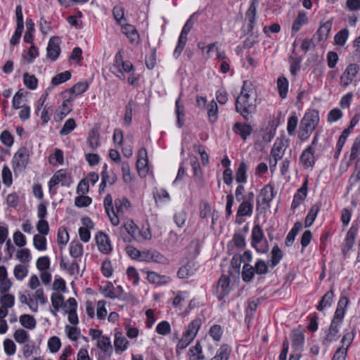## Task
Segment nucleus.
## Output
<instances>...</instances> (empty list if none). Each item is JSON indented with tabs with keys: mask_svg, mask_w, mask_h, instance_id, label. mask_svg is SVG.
I'll list each match as a JSON object with an SVG mask.
<instances>
[{
	"mask_svg": "<svg viewBox=\"0 0 360 360\" xmlns=\"http://www.w3.org/2000/svg\"><path fill=\"white\" fill-rule=\"evenodd\" d=\"M257 95L254 85L250 80L243 82L240 93L236 99V110L245 120L256 110Z\"/></svg>",
	"mask_w": 360,
	"mask_h": 360,
	"instance_id": "f257e3e1",
	"label": "nucleus"
},
{
	"mask_svg": "<svg viewBox=\"0 0 360 360\" xmlns=\"http://www.w3.org/2000/svg\"><path fill=\"white\" fill-rule=\"evenodd\" d=\"M347 303V300L346 298H341L339 300L330 326L323 330V335L321 338V342L323 346L328 347L339 338V331L345 315V307Z\"/></svg>",
	"mask_w": 360,
	"mask_h": 360,
	"instance_id": "f03ea898",
	"label": "nucleus"
},
{
	"mask_svg": "<svg viewBox=\"0 0 360 360\" xmlns=\"http://www.w3.org/2000/svg\"><path fill=\"white\" fill-rule=\"evenodd\" d=\"M251 245L255 250L262 254L268 252L269 247L268 241L264 238V232L259 224H255L251 233Z\"/></svg>",
	"mask_w": 360,
	"mask_h": 360,
	"instance_id": "7ed1b4c3",
	"label": "nucleus"
},
{
	"mask_svg": "<svg viewBox=\"0 0 360 360\" xmlns=\"http://www.w3.org/2000/svg\"><path fill=\"white\" fill-rule=\"evenodd\" d=\"M130 207L131 203L127 198L122 197V198L115 199L113 212H111L108 216L111 224L115 226H118L120 219L124 217L126 212L129 210Z\"/></svg>",
	"mask_w": 360,
	"mask_h": 360,
	"instance_id": "20e7f679",
	"label": "nucleus"
},
{
	"mask_svg": "<svg viewBox=\"0 0 360 360\" xmlns=\"http://www.w3.org/2000/svg\"><path fill=\"white\" fill-rule=\"evenodd\" d=\"M134 69L132 63L129 61L123 60L122 51H119L115 56L113 65L111 68V72L116 77L121 79H125L124 72L129 73Z\"/></svg>",
	"mask_w": 360,
	"mask_h": 360,
	"instance_id": "39448f33",
	"label": "nucleus"
},
{
	"mask_svg": "<svg viewBox=\"0 0 360 360\" xmlns=\"http://www.w3.org/2000/svg\"><path fill=\"white\" fill-rule=\"evenodd\" d=\"M195 14V13H193L190 16V18L186 20V23L182 27V30L178 39L176 46L173 53V55L176 58H177L181 55L185 47V45L187 41L188 34L192 29L195 22L194 17Z\"/></svg>",
	"mask_w": 360,
	"mask_h": 360,
	"instance_id": "423d86ee",
	"label": "nucleus"
},
{
	"mask_svg": "<svg viewBox=\"0 0 360 360\" xmlns=\"http://www.w3.org/2000/svg\"><path fill=\"white\" fill-rule=\"evenodd\" d=\"M123 226L128 234L135 240H148L151 238V233L148 229L140 230L134 221L131 219H127Z\"/></svg>",
	"mask_w": 360,
	"mask_h": 360,
	"instance_id": "0eeeda50",
	"label": "nucleus"
},
{
	"mask_svg": "<svg viewBox=\"0 0 360 360\" xmlns=\"http://www.w3.org/2000/svg\"><path fill=\"white\" fill-rule=\"evenodd\" d=\"M70 177L65 169L58 170L49 181V189L51 194H56L57 188L56 186L60 184L62 186H69L70 184Z\"/></svg>",
	"mask_w": 360,
	"mask_h": 360,
	"instance_id": "6e6552de",
	"label": "nucleus"
},
{
	"mask_svg": "<svg viewBox=\"0 0 360 360\" xmlns=\"http://www.w3.org/2000/svg\"><path fill=\"white\" fill-rule=\"evenodd\" d=\"M255 202V194L253 192H249L243 197L241 203L240 204L237 216L239 217H251L253 213Z\"/></svg>",
	"mask_w": 360,
	"mask_h": 360,
	"instance_id": "1a4fd4ad",
	"label": "nucleus"
},
{
	"mask_svg": "<svg viewBox=\"0 0 360 360\" xmlns=\"http://www.w3.org/2000/svg\"><path fill=\"white\" fill-rule=\"evenodd\" d=\"M29 151L26 148H20L13 155L12 163L15 172H22L29 162Z\"/></svg>",
	"mask_w": 360,
	"mask_h": 360,
	"instance_id": "9d476101",
	"label": "nucleus"
},
{
	"mask_svg": "<svg viewBox=\"0 0 360 360\" xmlns=\"http://www.w3.org/2000/svg\"><path fill=\"white\" fill-rule=\"evenodd\" d=\"M359 65L354 63L349 65L340 77V83L344 86L356 82Z\"/></svg>",
	"mask_w": 360,
	"mask_h": 360,
	"instance_id": "9b49d317",
	"label": "nucleus"
},
{
	"mask_svg": "<svg viewBox=\"0 0 360 360\" xmlns=\"http://www.w3.org/2000/svg\"><path fill=\"white\" fill-rule=\"evenodd\" d=\"M319 122V112L315 110H309L305 112L302 117L300 126L314 131Z\"/></svg>",
	"mask_w": 360,
	"mask_h": 360,
	"instance_id": "f8f14e48",
	"label": "nucleus"
},
{
	"mask_svg": "<svg viewBox=\"0 0 360 360\" xmlns=\"http://www.w3.org/2000/svg\"><path fill=\"white\" fill-rule=\"evenodd\" d=\"M79 262L80 261L75 259L70 261L68 258L61 257L60 260V267L69 275L77 278L79 274Z\"/></svg>",
	"mask_w": 360,
	"mask_h": 360,
	"instance_id": "ddd939ff",
	"label": "nucleus"
},
{
	"mask_svg": "<svg viewBox=\"0 0 360 360\" xmlns=\"http://www.w3.org/2000/svg\"><path fill=\"white\" fill-rule=\"evenodd\" d=\"M95 240L98 250L100 252L104 255H108L112 252V245L111 244L110 239L107 234L103 232H99L96 235Z\"/></svg>",
	"mask_w": 360,
	"mask_h": 360,
	"instance_id": "4468645a",
	"label": "nucleus"
},
{
	"mask_svg": "<svg viewBox=\"0 0 360 360\" xmlns=\"http://www.w3.org/2000/svg\"><path fill=\"white\" fill-rule=\"evenodd\" d=\"M230 291V278L225 275H222L219 278L215 295L218 300H223L229 294Z\"/></svg>",
	"mask_w": 360,
	"mask_h": 360,
	"instance_id": "2eb2a0df",
	"label": "nucleus"
},
{
	"mask_svg": "<svg viewBox=\"0 0 360 360\" xmlns=\"http://www.w3.org/2000/svg\"><path fill=\"white\" fill-rule=\"evenodd\" d=\"M60 53L59 46V39L58 37H51L48 43L46 48V56L51 61H55Z\"/></svg>",
	"mask_w": 360,
	"mask_h": 360,
	"instance_id": "dca6fc26",
	"label": "nucleus"
},
{
	"mask_svg": "<svg viewBox=\"0 0 360 360\" xmlns=\"http://www.w3.org/2000/svg\"><path fill=\"white\" fill-rule=\"evenodd\" d=\"M300 160L304 168L312 167L316 162L314 148L312 146L305 148L300 155Z\"/></svg>",
	"mask_w": 360,
	"mask_h": 360,
	"instance_id": "f3484780",
	"label": "nucleus"
},
{
	"mask_svg": "<svg viewBox=\"0 0 360 360\" xmlns=\"http://www.w3.org/2000/svg\"><path fill=\"white\" fill-rule=\"evenodd\" d=\"M74 97L70 96L69 98L63 101L61 105L58 107L54 114V120L56 122L61 121L65 116H67L72 110L71 102L73 101Z\"/></svg>",
	"mask_w": 360,
	"mask_h": 360,
	"instance_id": "a211bd4d",
	"label": "nucleus"
},
{
	"mask_svg": "<svg viewBox=\"0 0 360 360\" xmlns=\"http://www.w3.org/2000/svg\"><path fill=\"white\" fill-rule=\"evenodd\" d=\"M274 198V186L271 184H269L261 189L258 197L257 203L266 204L269 206V203L273 200Z\"/></svg>",
	"mask_w": 360,
	"mask_h": 360,
	"instance_id": "6ab92c4d",
	"label": "nucleus"
},
{
	"mask_svg": "<svg viewBox=\"0 0 360 360\" xmlns=\"http://www.w3.org/2000/svg\"><path fill=\"white\" fill-rule=\"evenodd\" d=\"M120 26L122 32L127 36L130 43L134 44H138L139 43V34L134 25L124 23Z\"/></svg>",
	"mask_w": 360,
	"mask_h": 360,
	"instance_id": "aec40b11",
	"label": "nucleus"
},
{
	"mask_svg": "<svg viewBox=\"0 0 360 360\" xmlns=\"http://www.w3.org/2000/svg\"><path fill=\"white\" fill-rule=\"evenodd\" d=\"M147 280L150 283L157 286H162L169 283L172 281L168 276L160 275L155 271L147 272Z\"/></svg>",
	"mask_w": 360,
	"mask_h": 360,
	"instance_id": "412c9836",
	"label": "nucleus"
},
{
	"mask_svg": "<svg viewBox=\"0 0 360 360\" xmlns=\"http://www.w3.org/2000/svg\"><path fill=\"white\" fill-rule=\"evenodd\" d=\"M191 164L193 169L194 181L199 187L204 186L203 174L201 170L200 163L195 157H193L191 159Z\"/></svg>",
	"mask_w": 360,
	"mask_h": 360,
	"instance_id": "4be33fe9",
	"label": "nucleus"
},
{
	"mask_svg": "<svg viewBox=\"0 0 360 360\" xmlns=\"http://www.w3.org/2000/svg\"><path fill=\"white\" fill-rule=\"evenodd\" d=\"M129 346L128 340L123 335L120 331L115 333L114 347L117 354H120L127 350Z\"/></svg>",
	"mask_w": 360,
	"mask_h": 360,
	"instance_id": "5701e85b",
	"label": "nucleus"
},
{
	"mask_svg": "<svg viewBox=\"0 0 360 360\" xmlns=\"http://www.w3.org/2000/svg\"><path fill=\"white\" fill-rule=\"evenodd\" d=\"M259 0H252L251 4L246 12V18L249 21V24L248 25V32H251L253 30L254 24L255 22L257 16V8Z\"/></svg>",
	"mask_w": 360,
	"mask_h": 360,
	"instance_id": "b1692460",
	"label": "nucleus"
},
{
	"mask_svg": "<svg viewBox=\"0 0 360 360\" xmlns=\"http://www.w3.org/2000/svg\"><path fill=\"white\" fill-rule=\"evenodd\" d=\"M307 195V181L297 191L294 195L293 200L291 203V208L295 210L297 208L301 203L303 202L304 198Z\"/></svg>",
	"mask_w": 360,
	"mask_h": 360,
	"instance_id": "393cba45",
	"label": "nucleus"
},
{
	"mask_svg": "<svg viewBox=\"0 0 360 360\" xmlns=\"http://www.w3.org/2000/svg\"><path fill=\"white\" fill-rule=\"evenodd\" d=\"M308 22L307 13L304 11H300L292 24V32L294 33L298 32Z\"/></svg>",
	"mask_w": 360,
	"mask_h": 360,
	"instance_id": "a878e982",
	"label": "nucleus"
},
{
	"mask_svg": "<svg viewBox=\"0 0 360 360\" xmlns=\"http://www.w3.org/2000/svg\"><path fill=\"white\" fill-rule=\"evenodd\" d=\"M233 131L243 140H245L252 134L253 129L250 124L236 122L233 127Z\"/></svg>",
	"mask_w": 360,
	"mask_h": 360,
	"instance_id": "bb28decb",
	"label": "nucleus"
},
{
	"mask_svg": "<svg viewBox=\"0 0 360 360\" xmlns=\"http://www.w3.org/2000/svg\"><path fill=\"white\" fill-rule=\"evenodd\" d=\"M201 324L202 321L200 319L196 318L193 319L188 323L186 331L183 334L188 337L190 340H194L201 327Z\"/></svg>",
	"mask_w": 360,
	"mask_h": 360,
	"instance_id": "cd10ccee",
	"label": "nucleus"
},
{
	"mask_svg": "<svg viewBox=\"0 0 360 360\" xmlns=\"http://www.w3.org/2000/svg\"><path fill=\"white\" fill-rule=\"evenodd\" d=\"M188 360H205L202 347L199 341L194 346L191 347L188 351Z\"/></svg>",
	"mask_w": 360,
	"mask_h": 360,
	"instance_id": "c85d7f7f",
	"label": "nucleus"
},
{
	"mask_svg": "<svg viewBox=\"0 0 360 360\" xmlns=\"http://www.w3.org/2000/svg\"><path fill=\"white\" fill-rule=\"evenodd\" d=\"M332 29V21L328 20L321 25L315 34L319 41H326L330 35Z\"/></svg>",
	"mask_w": 360,
	"mask_h": 360,
	"instance_id": "c756f323",
	"label": "nucleus"
},
{
	"mask_svg": "<svg viewBox=\"0 0 360 360\" xmlns=\"http://www.w3.org/2000/svg\"><path fill=\"white\" fill-rule=\"evenodd\" d=\"M148 159L147 150L145 148H142L138 151L136 167L139 171H148Z\"/></svg>",
	"mask_w": 360,
	"mask_h": 360,
	"instance_id": "7c9ffc66",
	"label": "nucleus"
},
{
	"mask_svg": "<svg viewBox=\"0 0 360 360\" xmlns=\"http://www.w3.org/2000/svg\"><path fill=\"white\" fill-rule=\"evenodd\" d=\"M286 147L281 140H276L271 150L270 156L274 159L281 160L285 154Z\"/></svg>",
	"mask_w": 360,
	"mask_h": 360,
	"instance_id": "2f4dec72",
	"label": "nucleus"
},
{
	"mask_svg": "<svg viewBox=\"0 0 360 360\" xmlns=\"http://www.w3.org/2000/svg\"><path fill=\"white\" fill-rule=\"evenodd\" d=\"M96 346L106 356H111L113 348L111 344L110 338L108 336H103L96 342Z\"/></svg>",
	"mask_w": 360,
	"mask_h": 360,
	"instance_id": "473e14b6",
	"label": "nucleus"
},
{
	"mask_svg": "<svg viewBox=\"0 0 360 360\" xmlns=\"http://www.w3.org/2000/svg\"><path fill=\"white\" fill-rule=\"evenodd\" d=\"M357 236V229L354 226H352L347 233L345 238V246L342 249L344 253L349 251L354 245L355 239Z\"/></svg>",
	"mask_w": 360,
	"mask_h": 360,
	"instance_id": "72a5a7b5",
	"label": "nucleus"
},
{
	"mask_svg": "<svg viewBox=\"0 0 360 360\" xmlns=\"http://www.w3.org/2000/svg\"><path fill=\"white\" fill-rule=\"evenodd\" d=\"M320 210L321 205L319 203H315L311 206L304 220V226L306 228L312 226Z\"/></svg>",
	"mask_w": 360,
	"mask_h": 360,
	"instance_id": "f704fd0d",
	"label": "nucleus"
},
{
	"mask_svg": "<svg viewBox=\"0 0 360 360\" xmlns=\"http://www.w3.org/2000/svg\"><path fill=\"white\" fill-rule=\"evenodd\" d=\"M292 346L295 349H300L304 343V333L300 330H293L290 334Z\"/></svg>",
	"mask_w": 360,
	"mask_h": 360,
	"instance_id": "c9c22d12",
	"label": "nucleus"
},
{
	"mask_svg": "<svg viewBox=\"0 0 360 360\" xmlns=\"http://www.w3.org/2000/svg\"><path fill=\"white\" fill-rule=\"evenodd\" d=\"M231 347L228 345H222L217 350L215 355L210 360H229Z\"/></svg>",
	"mask_w": 360,
	"mask_h": 360,
	"instance_id": "e433bc0d",
	"label": "nucleus"
},
{
	"mask_svg": "<svg viewBox=\"0 0 360 360\" xmlns=\"http://www.w3.org/2000/svg\"><path fill=\"white\" fill-rule=\"evenodd\" d=\"M46 236L35 234L33 237V246L39 252H45L47 250Z\"/></svg>",
	"mask_w": 360,
	"mask_h": 360,
	"instance_id": "4c0bfd02",
	"label": "nucleus"
},
{
	"mask_svg": "<svg viewBox=\"0 0 360 360\" xmlns=\"http://www.w3.org/2000/svg\"><path fill=\"white\" fill-rule=\"evenodd\" d=\"M69 250L70 254L73 259L81 261V257L83 255V245L79 242H71Z\"/></svg>",
	"mask_w": 360,
	"mask_h": 360,
	"instance_id": "58836bf2",
	"label": "nucleus"
},
{
	"mask_svg": "<svg viewBox=\"0 0 360 360\" xmlns=\"http://www.w3.org/2000/svg\"><path fill=\"white\" fill-rule=\"evenodd\" d=\"M248 167L245 162H240L236 172V181L238 184H245L248 181Z\"/></svg>",
	"mask_w": 360,
	"mask_h": 360,
	"instance_id": "ea45409f",
	"label": "nucleus"
},
{
	"mask_svg": "<svg viewBox=\"0 0 360 360\" xmlns=\"http://www.w3.org/2000/svg\"><path fill=\"white\" fill-rule=\"evenodd\" d=\"M89 83L86 81L79 82L75 84L72 88L69 89L67 91L72 94V97L80 95L89 89Z\"/></svg>",
	"mask_w": 360,
	"mask_h": 360,
	"instance_id": "a19ab883",
	"label": "nucleus"
},
{
	"mask_svg": "<svg viewBox=\"0 0 360 360\" xmlns=\"http://www.w3.org/2000/svg\"><path fill=\"white\" fill-rule=\"evenodd\" d=\"M333 300V292L332 290H329L321 298L319 305L317 306V309L320 311H323L326 309L329 308L332 304Z\"/></svg>",
	"mask_w": 360,
	"mask_h": 360,
	"instance_id": "79ce46f5",
	"label": "nucleus"
},
{
	"mask_svg": "<svg viewBox=\"0 0 360 360\" xmlns=\"http://www.w3.org/2000/svg\"><path fill=\"white\" fill-rule=\"evenodd\" d=\"M64 330L68 338L72 342L77 341L81 336V330L77 326L66 325Z\"/></svg>",
	"mask_w": 360,
	"mask_h": 360,
	"instance_id": "37998d69",
	"label": "nucleus"
},
{
	"mask_svg": "<svg viewBox=\"0 0 360 360\" xmlns=\"http://www.w3.org/2000/svg\"><path fill=\"white\" fill-rule=\"evenodd\" d=\"M136 106L135 103L133 100H130L125 107V112L123 118V124L126 127H129L132 121V112Z\"/></svg>",
	"mask_w": 360,
	"mask_h": 360,
	"instance_id": "c03bdc74",
	"label": "nucleus"
},
{
	"mask_svg": "<svg viewBox=\"0 0 360 360\" xmlns=\"http://www.w3.org/2000/svg\"><path fill=\"white\" fill-rule=\"evenodd\" d=\"M0 304L6 310L12 308L15 304L14 295L6 292L0 293Z\"/></svg>",
	"mask_w": 360,
	"mask_h": 360,
	"instance_id": "a18cd8bd",
	"label": "nucleus"
},
{
	"mask_svg": "<svg viewBox=\"0 0 360 360\" xmlns=\"http://www.w3.org/2000/svg\"><path fill=\"white\" fill-rule=\"evenodd\" d=\"M289 83L288 80L284 77H280L277 80V89L279 96L284 99L287 97L288 91Z\"/></svg>",
	"mask_w": 360,
	"mask_h": 360,
	"instance_id": "49530a36",
	"label": "nucleus"
},
{
	"mask_svg": "<svg viewBox=\"0 0 360 360\" xmlns=\"http://www.w3.org/2000/svg\"><path fill=\"white\" fill-rule=\"evenodd\" d=\"M357 160L359 163L360 161V135L357 136L351 147L349 160L353 161Z\"/></svg>",
	"mask_w": 360,
	"mask_h": 360,
	"instance_id": "de8ad7c7",
	"label": "nucleus"
},
{
	"mask_svg": "<svg viewBox=\"0 0 360 360\" xmlns=\"http://www.w3.org/2000/svg\"><path fill=\"white\" fill-rule=\"evenodd\" d=\"M349 31L347 28L340 30L334 37L335 44L338 46H343L346 44L349 38Z\"/></svg>",
	"mask_w": 360,
	"mask_h": 360,
	"instance_id": "09e8293b",
	"label": "nucleus"
},
{
	"mask_svg": "<svg viewBox=\"0 0 360 360\" xmlns=\"http://www.w3.org/2000/svg\"><path fill=\"white\" fill-rule=\"evenodd\" d=\"M283 252L278 245H275L271 252V266H277L283 258Z\"/></svg>",
	"mask_w": 360,
	"mask_h": 360,
	"instance_id": "8fccbe9b",
	"label": "nucleus"
},
{
	"mask_svg": "<svg viewBox=\"0 0 360 360\" xmlns=\"http://www.w3.org/2000/svg\"><path fill=\"white\" fill-rule=\"evenodd\" d=\"M255 268L250 264H245L243 266L241 276L245 282H250L255 274Z\"/></svg>",
	"mask_w": 360,
	"mask_h": 360,
	"instance_id": "3c124183",
	"label": "nucleus"
},
{
	"mask_svg": "<svg viewBox=\"0 0 360 360\" xmlns=\"http://www.w3.org/2000/svg\"><path fill=\"white\" fill-rule=\"evenodd\" d=\"M19 321L20 324L30 330H32L36 327V320L34 318L29 314H23L20 316Z\"/></svg>",
	"mask_w": 360,
	"mask_h": 360,
	"instance_id": "603ef678",
	"label": "nucleus"
},
{
	"mask_svg": "<svg viewBox=\"0 0 360 360\" xmlns=\"http://www.w3.org/2000/svg\"><path fill=\"white\" fill-rule=\"evenodd\" d=\"M51 300L52 306L55 310V311H52V313L54 315H56V311H58L59 309L63 305L64 297L61 294L58 292H53L51 295Z\"/></svg>",
	"mask_w": 360,
	"mask_h": 360,
	"instance_id": "864d4df0",
	"label": "nucleus"
},
{
	"mask_svg": "<svg viewBox=\"0 0 360 360\" xmlns=\"http://www.w3.org/2000/svg\"><path fill=\"white\" fill-rule=\"evenodd\" d=\"M112 15L117 23L120 25H122L124 24V22L126 21L124 8L120 5H116L114 6L112 9Z\"/></svg>",
	"mask_w": 360,
	"mask_h": 360,
	"instance_id": "5fc2aeb1",
	"label": "nucleus"
},
{
	"mask_svg": "<svg viewBox=\"0 0 360 360\" xmlns=\"http://www.w3.org/2000/svg\"><path fill=\"white\" fill-rule=\"evenodd\" d=\"M15 340L19 344H25L30 339V334L24 329H18L13 334Z\"/></svg>",
	"mask_w": 360,
	"mask_h": 360,
	"instance_id": "6e6d98bb",
	"label": "nucleus"
},
{
	"mask_svg": "<svg viewBox=\"0 0 360 360\" xmlns=\"http://www.w3.org/2000/svg\"><path fill=\"white\" fill-rule=\"evenodd\" d=\"M76 127V123L73 118L68 119L64 123L59 134L60 136H66L71 133Z\"/></svg>",
	"mask_w": 360,
	"mask_h": 360,
	"instance_id": "4d7b16f0",
	"label": "nucleus"
},
{
	"mask_svg": "<svg viewBox=\"0 0 360 360\" xmlns=\"http://www.w3.org/2000/svg\"><path fill=\"white\" fill-rule=\"evenodd\" d=\"M217 114H218V105L217 103L212 100L207 105V115L210 119V121L212 122H214L217 120Z\"/></svg>",
	"mask_w": 360,
	"mask_h": 360,
	"instance_id": "13d9d810",
	"label": "nucleus"
},
{
	"mask_svg": "<svg viewBox=\"0 0 360 360\" xmlns=\"http://www.w3.org/2000/svg\"><path fill=\"white\" fill-rule=\"evenodd\" d=\"M71 78V73L69 71H65L56 75L51 79V83L55 85L63 84Z\"/></svg>",
	"mask_w": 360,
	"mask_h": 360,
	"instance_id": "bf43d9fd",
	"label": "nucleus"
},
{
	"mask_svg": "<svg viewBox=\"0 0 360 360\" xmlns=\"http://www.w3.org/2000/svg\"><path fill=\"white\" fill-rule=\"evenodd\" d=\"M15 257L16 259L21 262H30L32 259L31 252L28 248H21L18 250Z\"/></svg>",
	"mask_w": 360,
	"mask_h": 360,
	"instance_id": "052dcab7",
	"label": "nucleus"
},
{
	"mask_svg": "<svg viewBox=\"0 0 360 360\" xmlns=\"http://www.w3.org/2000/svg\"><path fill=\"white\" fill-rule=\"evenodd\" d=\"M170 323L167 321H160L156 326L155 331L161 335H167L171 333Z\"/></svg>",
	"mask_w": 360,
	"mask_h": 360,
	"instance_id": "680f3d73",
	"label": "nucleus"
},
{
	"mask_svg": "<svg viewBox=\"0 0 360 360\" xmlns=\"http://www.w3.org/2000/svg\"><path fill=\"white\" fill-rule=\"evenodd\" d=\"M51 260L48 256L39 257L36 262V266L40 271H47L50 268Z\"/></svg>",
	"mask_w": 360,
	"mask_h": 360,
	"instance_id": "e2e57ef3",
	"label": "nucleus"
},
{
	"mask_svg": "<svg viewBox=\"0 0 360 360\" xmlns=\"http://www.w3.org/2000/svg\"><path fill=\"white\" fill-rule=\"evenodd\" d=\"M349 186L360 185V163L356 162L354 170L349 179Z\"/></svg>",
	"mask_w": 360,
	"mask_h": 360,
	"instance_id": "0e129e2a",
	"label": "nucleus"
},
{
	"mask_svg": "<svg viewBox=\"0 0 360 360\" xmlns=\"http://www.w3.org/2000/svg\"><path fill=\"white\" fill-rule=\"evenodd\" d=\"M13 274L17 280L22 281L27 276L28 269L22 264H18L14 268Z\"/></svg>",
	"mask_w": 360,
	"mask_h": 360,
	"instance_id": "69168bd1",
	"label": "nucleus"
},
{
	"mask_svg": "<svg viewBox=\"0 0 360 360\" xmlns=\"http://www.w3.org/2000/svg\"><path fill=\"white\" fill-rule=\"evenodd\" d=\"M99 134L97 131L93 129L89 133L88 143L91 149L95 150L99 145Z\"/></svg>",
	"mask_w": 360,
	"mask_h": 360,
	"instance_id": "338daca9",
	"label": "nucleus"
},
{
	"mask_svg": "<svg viewBox=\"0 0 360 360\" xmlns=\"http://www.w3.org/2000/svg\"><path fill=\"white\" fill-rule=\"evenodd\" d=\"M13 242L16 246L24 248L27 245L26 236L20 231H16L13 235Z\"/></svg>",
	"mask_w": 360,
	"mask_h": 360,
	"instance_id": "774afa93",
	"label": "nucleus"
}]
</instances>
